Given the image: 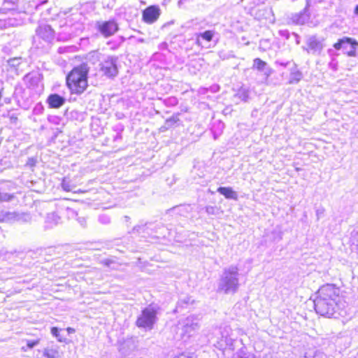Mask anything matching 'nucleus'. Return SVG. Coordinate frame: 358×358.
Returning a JSON list of instances; mask_svg holds the SVG:
<instances>
[{
    "mask_svg": "<svg viewBox=\"0 0 358 358\" xmlns=\"http://www.w3.org/2000/svg\"><path fill=\"white\" fill-rule=\"evenodd\" d=\"M345 301L339 287L327 283L321 286L314 299L316 313L326 317H336L344 309Z\"/></svg>",
    "mask_w": 358,
    "mask_h": 358,
    "instance_id": "nucleus-1",
    "label": "nucleus"
},
{
    "mask_svg": "<svg viewBox=\"0 0 358 358\" xmlns=\"http://www.w3.org/2000/svg\"><path fill=\"white\" fill-rule=\"evenodd\" d=\"M90 67L87 63L72 68L66 74L65 83L71 95H81L89 87Z\"/></svg>",
    "mask_w": 358,
    "mask_h": 358,
    "instance_id": "nucleus-2",
    "label": "nucleus"
},
{
    "mask_svg": "<svg viewBox=\"0 0 358 358\" xmlns=\"http://www.w3.org/2000/svg\"><path fill=\"white\" fill-rule=\"evenodd\" d=\"M333 47L338 50H346L345 54L348 57H355L358 48V41L350 37H343L334 43Z\"/></svg>",
    "mask_w": 358,
    "mask_h": 358,
    "instance_id": "nucleus-3",
    "label": "nucleus"
},
{
    "mask_svg": "<svg viewBox=\"0 0 358 358\" xmlns=\"http://www.w3.org/2000/svg\"><path fill=\"white\" fill-rule=\"evenodd\" d=\"M96 29L104 38H108L118 31L119 24L115 19L101 21L96 23Z\"/></svg>",
    "mask_w": 358,
    "mask_h": 358,
    "instance_id": "nucleus-4",
    "label": "nucleus"
},
{
    "mask_svg": "<svg viewBox=\"0 0 358 358\" xmlns=\"http://www.w3.org/2000/svg\"><path fill=\"white\" fill-rule=\"evenodd\" d=\"M156 311L153 309L145 308L138 317L136 324L140 328L152 329L155 323Z\"/></svg>",
    "mask_w": 358,
    "mask_h": 358,
    "instance_id": "nucleus-5",
    "label": "nucleus"
},
{
    "mask_svg": "<svg viewBox=\"0 0 358 358\" xmlns=\"http://www.w3.org/2000/svg\"><path fill=\"white\" fill-rule=\"evenodd\" d=\"M161 13L159 6L150 5L142 10V20L148 24H152L159 19Z\"/></svg>",
    "mask_w": 358,
    "mask_h": 358,
    "instance_id": "nucleus-6",
    "label": "nucleus"
},
{
    "mask_svg": "<svg viewBox=\"0 0 358 358\" xmlns=\"http://www.w3.org/2000/svg\"><path fill=\"white\" fill-rule=\"evenodd\" d=\"M101 71L108 77L115 76L117 73V68L113 57H108L101 63Z\"/></svg>",
    "mask_w": 358,
    "mask_h": 358,
    "instance_id": "nucleus-7",
    "label": "nucleus"
},
{
    "mask_svg": "<svg viewBox=\"0 0 358 358\" xmlns=\"http://www.w3.org/2000/svg\"><path fill=\"white\" fill-rule=\"evenodd\" d=\"M50 108H59L65 103V99L57 94H51L47 98Z\"/></svg>",
    "mask_w": 358,
    "mask_h": 358,
    "instance_id": "nucleus-8",
    "label": "nucleus"
},
{
    "mask_svg": "<svg viewBox=\"0 0 358 358\" xmlns=\"http://www.w3.org/2000/svg\"><path fill=\"white\" fill-rule=\"evenodd\" d=\"M217 192L223 195L226 199L237 200L238 196L235 191L229 187H220L217 189Z\"/></svg>",
    "mask_w": 358,
    "mask_h": 358,
    "instance_id": "nucleus-9",
    "label": "nucleus"
},
{
    "mask_svg": "<svg viewBox=\"0 0 358 358\" xmlns=\"http://www.w3.org/2000/svg\"><path fill=\"white\" fill-rule=\"evenodd\" d=\"M43 355L46 358H58V351L52 348H47L44 350Z\"/></svg>",
    "mask_w": 358,
    "mask_h": 358,
    "instance_id": "nucleus-10",
    "label": "nucleus"
},
{
    "mask_svg": "<svg viewBox=\"0 0 358 358\" xmlns=\"http://www.w3.org/2000/svg\"><path fill=\"white\" fill-rule=\"evenodd\" d=\"M253 62V67L257 69L258 71L263 70L266 66V62L263 61L260 58H255Z\"/></svg>",
    "mask_w": 358,
    "mask_h": 358,
    "instance_id": "nucleus-11",
    "label": "nucleus"
},
{
    "mask_svg": "<svg viewBox=\"0 0 358 358\" xmlns=\"http://www.w3.org/2000/svg\"><path fill=\"white\" fill-rule=\"evenodd\" d=\"M214 33L212 31L208 30L203 33L200 34L198 37H201L205 41L210 42L212 41Z\"/></svg>",
    "mask_w": 358,
    "mask_h": 358,
    "instance_id": "nucleus-12",
    "label": "nucleus"
},
{
    "mask_svg": "<svg viewBox=\"0 0 358 358\" xmlns=\"http://www.w3.org/2000/svg\"><path fill=\"white\" fill-rule=\"evenodd\" d=\"M40 342L39 339L35 340V341H28L27 343V348H32L36 345H38Z\"/></svg>",
    "mask_w": 358,
    "mask_h": 358,
    "instance_id": "nucleus-13",
    "label": "nucleus"
},
{
    "mask_svg": "<svg viewBox=\"0 0 358 358\" xmlns=\"http://www.w3.org/2000/svg\"><path fill=\"white\" fill-rule=\"evenodd\" d=\"M62 187L66 192H71L72 190L69 182H67L65 180H63L62 182Z\"/></svg>",
    "mask_w": 358,
    "mask_h": 358,
    "instance_id": "nucleus-14",
    "label": "nucleus"
},
{
    "mask_svg": "<svg viewBox=\"0 0 358 358\" xmlns=\"http://www.w3.org/2000/svg\"><path fill=\"white\" fill-rule=\"evenodd\" d=\"M13 196L10 195V194H6L3 196H1L0 197V200L1 201H10V199H13Z\"/></svg>",
    "mask_w": 358,
    "mask_h": 358,
    "instance_id": "nucleus-15",
    "label": "nucleus"
},
{
    "mask_svg": "<svg viewBox=\"0 0 358 358\" xmlns=\"http://www.w3.org/2000/svg\"><path fill=\"white\" fill-rule=\"evenodd\" d=\"M308 45L310 49H315L319 45V43L317 41H312L310 42Z\"/></svg>",
    "mask_w": 358,
    "mask_h": 358,
    "instance_id": "nucleus-16",
    "label": "nucleus"
},
{
    "mask_svg": "<svg viewBox=\"0 0 358 358\" xmlns=\"http://www.w3.org/2000/svg\"><path fill=\"white\" fill-rule=\"evenodd\" d=\"M51 333H52V334L53 336H56V337H57V336H58V335H59V334H58V333H59V329H58V328H57V327H52V328H51Z\"/></svg>",
    "mask_w": 358,
    "mask_h": 358,
    "instance_id": "nucleus-17",
    "label": "nucleus"
},
{
    "mask_svg": "<svg viewBox=\"0 0 358 358\" xmlns=\"http://www.w3.org/2000/svg\"><path fill=\"white\" fill-rule=\"evenodd\" d=\"M18 3V0H4L3 3L4 4H13L16 5Z\"/></svg>",
    "mask_w": 358,
    "mask_h": 358,
    "instance_id": "nucleus-18",
    "label": "nucleus"
},
{
    "mask_svg": "<svg viewBox=\"0 0 358 358\" xmlns=\"http://www.w3.org/2000/svg\"><path fill=\"white\" fill-rule=\"evenodd\" d=\"M222 289L225 292H228L230 290V286L229 285V282H227L222 287Z\"/></svg>",
    "mask_w": 358,
    "mask_h": 358,
    "instance_id": "nucleus-19",
    "label": "nucleus"
},
{
    "mask_svg": "<svg viewBox=\"0 0 358 358\" xmlns=\"http://www.w3.org/2000/svg\"><path fill=\"white\" fill-rule=\"evenodd\" d=\"M178 119L177 118H175V117H171V118H169L166 120V122H171V123H173V124H176L177 122H178Z\"/></svg>",
    "mask_w": 358,
    "mask_h": 358,
    "instance_id": "nucleus-20",
    "label": "nucleus"
},
{
    "mask_svg": "<svg viewBox=\"0 0 358 358\" xmlns=\"http://www.w3.org/2000/svg\"><path fill=\"white\" fill-rule=\"evenodd\" d=\"M173 358H189V357L186 356L184 353H181L178 355L174 356Z\"/></svg>",
    "mask_w": 358,
    "mask_h": 358,
    "instance_id": "nucleus-21",
    "label": "nucleus"
},
{
    "mask_svg": "<svg viewBox=\"0 0 358 358\" xmlns=\"http://www.w3.org/2000/svg\"><path fill=\"white\" fill-rule=\"evenodd\" d=\"M66 331L69 334H71V333H73L75 331L74 329L71 328V327H67L66 328Z\"/></svg>",
    "mask_w": 358,
    "mask_h": 358,
    "instance_id": "nucleus-22",
    "label": "nucleus"
},
{
    "mask_svg": "<svg viewBox=\"0 0 358 358\" xmlns=\"http://www.w3.org/2000/svg\"><path fill=\"white\" fill-rule=\"evenodd\" d=\"M29 163H30V164H31V165H34V164H35V162H36L35 159H33V158L29 159Z\"/></svg>",
    "mask_w": 358,
    "mask_h": 358,
    "instance_id": "nucleus-23",
    "label": "nucleus"
},
{
    "mask_svg": "<svg viewBox=\"0 0 358 358\" xmlns=\"http://www.w3.org/2000/svg\"><path fill=\"white\" fill-rule=\"evenodd\" d=\"M354 13L355 14L358 15V5L355 7Z\"/></svg>",
    "mask_w": 358,
    "mask_h": 358,
    "instance_id": "nucleus-24",
    "label": "nucleus"
},
{
    "mask_svg": "<svg viewBox=\"0 0 358 358\" xmlns=\"http://www.w3.org/2000/svg\"><path fill=\"white\" fill-rule=\"evenodd\" d=\"M237 281H238V280H237V279H235V283L234 284V290H235V289H236V286H237Z\"/></svg>",
    "mask_w": 358,
    "mask_h": 358,
    "instance_id": "nucleus-25",
    "label": "nucleus"
},
{
    "mask_svg": "<svg viewBox=\"0 0 358 358\" xmlns=\"http://www.w3.org/2000/svg\"><path fill=\"white\" fill-rule=\"evenodd\" d=\"M76 193H84L85 191H83V190H78V191H76Z\"/></svg>",
    "mask_w": 358,
    "mask_h": 358,
    "instance_id": "nucleus-26",
    "label": "nucleus"
},
{
    "mask_svg": "<svg viewBox=\"0 0 358 358\" xmlns=\"http://www.w3.org/2000/svg\"><path fill=\"white\" fill-rule=\"evenodd\" d=\"M22 349L24 351H26V350H27V348H24V347H23Z\"/></svg>",
    "mask_w": 358,
    "mask_h": 358,
    "instance_id": "nucleus-27",
    "label": "nucleus"
}]
</instances>
